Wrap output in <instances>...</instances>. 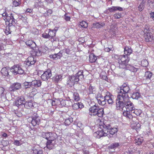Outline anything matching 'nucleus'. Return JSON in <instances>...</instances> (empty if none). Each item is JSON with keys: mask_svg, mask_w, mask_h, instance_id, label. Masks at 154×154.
Segmentation results:
<instances>
[{"mask_svg": "<svg viewBox=\"0 0 154 154\" xmlns=\"http://www.w3.org/2000/svg\"><path fill=\"white\" fill-rule=\"evenodd\" d=\"M129 97L128 94H126L121 91L118 92L116 99V107L118 109L121 110L125 103L129 100Z\"/></svg>", "mask_w": 154, "mask_h": 154, "instance_id": "obj_1", "label": "nucleus"}, {"mask_svg": "<svg viewBox=\"0 0 154 154\" xmlns=\"http://www.w3.org/2000/svg\"><path fill=\"white\" fill-rule=\"evenodd\" d=\"M83 71L80 70L75 74L69 78V79L67 82V84L70 86L74 85L75 83L79 81L82 80L84 79Z\"/></svg>", "mask_w": 154, "mask_h": 154, "instance_id": "obj_2", "label": "nucleus"}, {"mask_svg": "<svg viewBox=\"0 0 154 154\" xmlns=\"http://www.w3.org/2000/svg\"><path fill=\"white\" fill-rule=\"evenodd\" d=\"M89 114L91 116H96L99 117H102L103 114V109L100 108L95 105L91 107L89 109Z\"/></svg>", "mask_w": 154, "mask_h": 154, "instance_id": "obj_3", "label": "nucleus"}, {"mask_svg": "<svg viewBox=\"0 0 154 154\" xmlns=\"http://www.w3.org/2000/svg\"><path fill=\"white\" fill-rule=\"evenodd\" d=\"M101 126L103 127L104 129H106L107 130V133L108 134V137H112L114 134L116 133L118 129L117 128H112L110 124H107L106 122H104L103 125H102Z\"/></svg>", "mask_w": 154, "mask_h": 154, "instance_id": "obj_4", "label": "nucleus"}, {"mask_svg": "<svg viewBox=\"0 0 154 154\" xmlns=\"http://www.w3.org/2000/svg\"><path fill=\"white\" fill-rule=\"evenodd\" d=\"M3 19L5 21L8 22L10 26L11 25H15L16 20L14 19V17L12 14H8L7 12H5L2 14Z\"/></svg>", "mask_w": 154, "mask_h": 154, "instance_id": "obj_5", "label": "nucleus"}, {"mask_svg": "<svg viewBox=\"0 0 154 154\" xmlns=\"http://www.w3.org/2000/svg\"><path fill=\"white\" fill-rule=\"evenodd\" d=\"M125 105L121 109V110H122L123 109L126 110L133 112L136 114L137 116L139 115L141 113V111H140V112H137V110H135V107L133 104L129 100L125 103Z\"/></svg>", "mask_w": 154, "mask_h": 154, "instance_id": "obj_6", "label": "nucleus"}, {"mask_svg": "<svg viewBox=\"0 0 154 154\" xmlns=\"http://www.w3.org/2000/svg\"><path fill=\"white\" fill-rule=\"evenodd\" d=\"M109 92H107L106 95L104 96V99L102 100L100 99L98 100V103L99 104L102 106H104L106 104L107 101L109 104H112L113 103V101L112 99V95H110Z\"/></svg>", "mask_w": 154, "mask_h": 154, "instance_id": "obj_7", "label": "nucleus"}, {"mask_svg": "<svg viewBox=\"0 0 154 154\" xmlns=\"http://www.w3.org/2000/svg\"><path fill=\"white\" fill-rule=\"evenodd\" d=\"M117 56L118 57V62L119 64V68H122L120 66L121 65L122 66L124 67V66H127L128 65V63L129 60V58L128 57L125 55Z\"/></svg>", "mask_w": 154, "mask_h": 154, "instance_id": "obj_8", "label": "nucleus"}, {"mask_svg": "<svg viewBox=\"0 0 154 154\" xmlns=\"http://www.w3.org/2000/svg\"><path fill=\"white\" fill-rule=\"evenodd\" d=\"M11 72L14 75L18 74H23L24 71L21 66L19 64H16L11 67Z\"/></svg>", "mask_w": 154, "mask_h": 154, "instance_id": "obj_9", "label": "nucleus"}, {"mask_svg": "<svg viewBox=\"0 0 154 154\" xmlns=\"http://www.w3.org/2000/svg\"><path fill=\"white\" fill-rule=\"evenodd\" d=\"M42 136L46 139L47 140L50 139H56L57 138V134L54 133L43 132Z\"/></svg>", "mask_w": 154, "mask_h": 154, "instance_id": "obj_10", "label": "nucleus"}, {"mask_svg": "<svg viewBox=\"0 0 154 154\" xmlns=\"http://www.w3.org/2000/svg\"><path fill=\"white\" fill-rule=\"evenodd\" d=\"M31 118L32 120L31 123L33 126H35L37 125H39L40 122V117L37 113H34Z\"/></svg>", "mask_w": 154, "mask_h": 154, "instance_id": "obj_11", "label": "nucleus"}, {"mask_svg": "<svg viewBox=\"0 0 154 154\" xmlns=\"http://www.w3.org/2000/svg\"><path fill=\"white\" fill-rule=\"evenodd\" d=\"M25 102V98L21 96L18 97L14 103V104L18 107L23 106Z\"/></svg>", "mask_w": 154, "mask_h": 154, "instance_id": "obj_12", "label": "nucleus"}, {"mask_svg": "<svg viewBox=\"0 0 154 154\" xmlns=\"http://www.w3.org/2000/svg\"><path fill=\"white\" fill-rule=\"evenodd\" d=\"M51 76V70L50 69H48L47 71L44 72L41 76V78L43 81H46L50 79Z\"/></svg>", "mask_w": 154, "mask_h": 154, "instance_id": "obj_13", "label": "nucleus"}, {"mask_svg": "<svg viewBox=\"0 0 154 154\" xmlns=\"http://www.w3.org/2000/svg\"><path fill=\"white\" fill-rule=\"evenodd\" d=\"M31 78L30 77H28L27 78L28 80H32L31 84L32 86L37 88L41 86L42 82L40 80H31Z\"/></svg>", "mask_w": 154, "mask_h": 154, "instance_id": "obj_14", "label": "nucleus"}, {"mask_svg": "<svg viewBox=\"0 0 154 154\" xmlns=\"http://www.w3.org/2000/svg\"><path fill=\"white\" fill-rule=\"evenodd\" d=\"M21 87V84L19 83H15L10 86L9 89V91H14L20 89Z\"/></svg>", "mask_w": 154, "mask_h": 154, "instance_id": "obj_15", "label": "nucleus"}, {"mask_svg": "<svg viewBox=\"0 0 154 154\" xmlns=\"http://www.w3.org/2000/svg\"><path fill=\"white\" fill-rule=\"evenodd\" d=\"M100 91L96 96V98L98 101V100L100 99L99 98H102L103 97V95H106L107 92H109L107 91L105 89H102L101 88H100Z\"/></svg>", "mask_w": 154, "mask_h": 154, "instance_id": "obj_16", "label": "nucleus"}, {"mask_svg": "<svg viewBox=\"0 0 154 154\" xmlns=\"http://www.w3.org/2000/svg\"><path fill=\"white\" fill-rule=\"evenodd\" d=\"M55 139H50L47 140L46 143V147L50 149L54 148L55 143Z\"/></svg>", "mask_w": 154, "mask_h": 154, "instance_id": "obj_17", "label": "nucleus"}, {"mask_svg": "<svg viewBox=\"0 0 154 154\" xmlns=\"http://www.w3.org/2000/svg\"><path fill=\"white\" fill-rule=\"evenodd\" d=\"M94 136L98 138H100L103 136H107L108 134L102 130L98 131L94 133Z\"/></svg>", "mask_w": 154, "mask_h": 154, "instance_id": "obj_18", "label": "nucleus"}, {"mask_svg": "<svg viewBox=\"0 0 154 154\" xmlns=\"http://www.w3.org/2000/svg\"><path fill=\"white\" fill-rule=\"evenodd\" d=\"M11 68L9 67H5L2 69L1 70V73L3 76H8L9 75V73L11 72Z\"/></svg>", "mask_w": 154, "mask_h": 154, "instance_id": "obj_19", "label": "nucleus"}, {"mask_svg": "<svg viewBox=\"0 0 154 154\" xmlns=\"http://www.w3.org/2000/svg\"><path fill=\"white\" fill-rule=\"evenodd\" d=\"M120 66L122 68V69L129 70L131 71L134 72H136L138 70L137 68H135L134 66L130 65V64H128L127 66H124V67L122 66L121 65Z\"/></svg>", "mask_w": 154, "mask_h": 154, "instance_id": "obj_20", "label": "nucleus"}, {"mask_svg": "<svg viewBox=\"0 0 154 154\" xmlns=\"http://www.w3.org/2000/svg\"><path fill=\"white\" fill-rule=\"evenodd\" d=\"M60 99L59 100H57V104L58 105L61 104L62 106L66 105L67 106H70L72 105L71 102L69 100H65Z\"/></svg>", "mask_w": 154, "mask_h": 154, "instance_id": "obj_21", "label": "nucleus"}, {"mask_svg": "<svg viewBox=\"0 0 154 154\" xmlns=\"http://www.w3.org/2000/svg\"><path fill=\"white\" fill-rule=\"evenodd\" d=\"M63 53V51H60V52L57 54H51L50 56L51 58L53 60H57L58 58H60L62 56V54Z\"/></svg>", "mask_w": 154, "mask_h": 154, "instance_id": "obj_22", "label": "nucleus"}, {"mask_svg": "<svg viewBox=\"0 0 154 154\" xmlns=\"http://www.w3.org/2000/svg\"><path fill=\"white\" fill-rule=\"evenodd\" d=\"M26 44L33 50H34V48H35L36 46L35 43L31 40L26 41Z\"/></svg>", "mask_w": 154, "mask_h": 154, "instance_id": "obj_23", "label": "nucleus"}, {"mask_svg": "<svg viewBox=\"0 0 154 154\" xmlns=\"http://www.w3.org/2000/svg\"><path fill=\"white\" fill-rule=\"evenodd\" d=\"M124 111L123 112V115L124 116L128 118V119H131L133 118V116L132 115V113H133V112H131L128 110L125 109H124Z\"/></svg>", "mask_w": 154, "mask_h": 154, "instance_id": "obj_24", "label": "nucleus"}, {"mask_svg": "<svg viewBox=\"0 0 154 154\" xmlns=\"http://www.w3.org/2000/svg\"><path fill=\"white\" fill-rule=\"evenodd\" d=\"M49 34V36L50 37V39H52L55 36L56 31L55 29L51 30L49 29L48 31Z\"/></svg>", "mask_w": 154, "mask_h": 154, "instance_id": "obj_25", "label": "nucleus"}, {"mask_svg": "<svg viewBox=\"0 0 154 154\" xmlns=\"http://www.w3.org/2000/svg\"><path fill=\"white\" fill-rule=\"evenodd\" d=\"M72 107L74 109H77L79 108L81 109L83 107V104L81 103H75L72 105Z\"/></svg>", "mask_w": 154, "mask_h": 154, "instance_id": "obj_26", "label": "nucleus"}, {"mask_svg": "<svg viewBox=\"0 0 154 154\" xmlns=\"http://www.w3.org/2000/svg\"><path fill=\"white\" fill-rule=\"evenodd\" d=\"M132 50L131 48L128 47H125L124 48V54L126 55H129L131 54Z\"/></svg>", "mask_w": 154, "mask_h": 154, "instance_id": "obj_27", "label": "nucleus"}, {"mask_svg": "<svg viewBox=\"0 0 154 154\" xmlns=\"http://www.w3.org/2000/svg\"><path fill=\"white\" fill-rule=\"evenodd\" d=\"M145 41L146 42L151 41L152 40V34L150 33H147L145 36Z\"/></svg>", "mask_w": 154, "mask_h": 154, "instance_id": "obj_28", "label": "nucleus"}, {"mask_svg": "<svg viewBox=\"0 0 154 154\" xmlns=\"http://www.w3.org/2000/svg\"><path fill=\"white\" fill-rule=\"evenodd\" d=\"M143 140V138L139 136L137 137L134 140V142L138 145H140Z\"/></svg>", "mask_w": 154, "mask_h": 154, "instance_id": "obj_29", "label": "nucleus"}, {"mask_svg": "<svg viewBox=\"0 0 154 154\" xmlns=\"http://www.w3.org/2000/svg\"><path fill=\"white\" fill-rule=\"evenodd\" d=\"M23 106L26 108L29 109L33 106V104L31 101H27L24 103Z\"/></svg>", "mask_w": 154, "mask_h": 154, "instance_id": "obj_30", "label": "nucleus"}, {"mask_svg": "<svg viewBox=\"0 0 154 154\" xmlns=\"http://www.w3.org/2000/svg\"><path fill=\"white\" fill-rule=\"evenodd\" d=\"M97 58L93 54H91L89 56V61L90 62L93 63L95 62Z\"/></svg>", "mask_w": 154, "mask_h": 154, "instance_id": "obj_31", "label": "nucleus"}, {"mask_svg": "<svg viewBox=\"0 0 154 154\" xmlns=\"http://www.w3.org/2000/svg\"><path fill=\"white\" fill-rule=\"evenodd\" d=\"M152 75V72L149 71L146 72L145 74L144 78L146 79H150Z\"/></svg>", "mask_w": 154, "mask_h": 154, "instance_id": "obj_32", "label": "nucleus"}, {"mask_svg": "<svg viewBox=\"0 0 154 154\" xmlns=\"http://www.w3.org/2000/svg\"><path fill=\"white\" fill-rule=\"evenodd\" d=\"M54 80L57 82L61 81L62 79V75H56L54 77Z\"/></svg>", "mask_w": 154, "mask_h": 154, "instance_id": "obj_33", "label": "nucleus"}, {"mask_svg": "<svg viewBox=\"0 0 154 154\" xmlns=\"http://www.w3.org/2000/svg\"><path fill=\"white\" fill-rule=\"evenodd\" d=\"M130 90V88L128 86L124 88H120V91H121L122 93L128 94L129 91Z\"/></svg>", "mask_w": 154, "mask_h": 154, "instance_id": "obj_34", "label": "nucleus"}, {"mask_svg": "<svg viewBox=\"0 0 154 154\" xmlns=\"http://www.w3.org/2000/svg\"><path fill=\"white\" fill-rule=\"evenodd\" d=\"M140 94L138 92H136L134 93L131 96V97L133 99H137L140 97Z\"/></svg>", "mask_w": 154, "mask_h": 154, "instance_id": "obj_35", "label": "nucleus"}, {"mask_svg": "<svg viewBox=\"0 0 154 154\" xmlns=\"http://www.w3.org/2000/svg\"><path fill=\"white\" fill-rule=\"evenodd\" d=\"M105 23H103L98 22L94 24V26L97 28H100L105 26Z\"/></svg>", "mask_w": 154, "mask_h": 154, "instance_id": "obj_36", "label": "nucleus"}, {"mask_svg": "<svg viewBox=\"0 0 154 154\" xmlns=\"http://www.w3.org/2000/svg\"><path fill=\"white\" fill-rule=\"evenodd\" d=\"M88 90L89 94H94L95 93L96 88L92 86L91 85L88 88Z\"/></svg>", "mask_w": 154, "mask_h": 154, "instance_id": "obj_37", "label": "nucleus"}, {"mask_svg": "<svg viewBox=\"0 0 154 154\" xmlns=\"http://www.w3.org/2000/svg\"><path fill=\"white\" fill-rule=\"evenodd\" d=\"M9 27L8 28L6 27L5 31V33L7 35H8L11 33V31L10 30V29L12 27L14 28L15 25H11V26H10L9 25Z\"/></svg>", "mask_w": 154, "mask_h": 154, "instance_id": "obj_38", "label": "nucleus"}, {"mask_svg": "<svg viewBox=\"0 0 154 154\" xmlns=\"http://www.w3.org/2000/svg\"><path fill=\"white\" fill-rule=\"evenodd\" d=\"M73 98L75 101H78L79 100L80 98L78 93L76 92H74L73 94Z\"/></svg>", "mask_w": 154, "mask_h": 154, "instance_id": "obj_39", "label": "nucleus"}, {"mask_svg": "<svg viewBox=\"0 0 154 154\" xmlns=\"http://www.w3.org/2000/svg\"><path fill=\"white\" fill-rule=\"evenodd\" d=\"M21 4L20 0H14L13 1V6L16 7L19 6Z\"/></svg>", "mask_w": 154, "mask_h": 154, "instance_id": "obj_40", "label": "nucleus"}, {"mask_svg": "<svg viewBox=\"0 0 154 154\" xmlns=\"http://www.w3.org/2000/svg\"><path fill=\"white\" fill-rule=\"evenodd\" d=\"M119 145L120 144L118 143H112L109 146V148L110 149H113L118 147Z\"/></svg>", "mask_w": 154, "mask_h": 154, "instance_id": "obj_41", "label": "nucleus"}, {"mask_svg": "<svg viewBox=\"0 0 154 154\" xmlns=\"http://www.w3.org/2000/svg\"><path fill=\"white\" fill-rule=\"evenodd\" d=\"M31 84V82H25L23 83V85L25 89L30 88L32 86Z\"/></svg>", "mask_w": 154, "mask_h": 154, "instance_id": "obj_42", "label": "nucleus"}, {"mask_svg": "<svg viewBox=\"0 0 154 154\" xmlns=\"http://www.w3.org/2000/svg\"><path fill=\"white\" fill-rule=\"evenodd\" d=\"M80 25L82 28H85L88 27V24L85 21H83L80 22Z\"/></svg>", "mask_w": 154, "mask_h": 154, "instance_id": "obj_43", "label": "nucleus"}, {"mask_svg": "<svg viewBox=\"0 0 154 154\" xmlns=\"http://www.w3.org/2000/svg\"><path fill=\"white\" fill-rule=\"evenodd\" d=\"M144 3L145 2L142 1L139 6L138 9L139 11H141L144 9Z\"/></svg>", "mask_w": 154, "mask_h": 154, "instance_id": "obj_44", "label": "nucleus"}, {"mask_svg": "<svg viewBox=\"0 0 154 154\" xmlns=\"http://www.w3.org/2000/svg\"><path fill=\"white\" fill-rule=\"evenodd\" d=\"M32 153L34 154H42V150H38L35 148L32 150Z\"/></svg>", "mask_w": 154, "mask_h": 154, "instance_id": "obj_45", "label": "nucleus"}, {"mask_svg": "<svg viewBox=\"0 0 154 154\" xmlns=\"http://www.w3.org/2000/svg\"><path fill=\"white\" fill-rule=\"evenodd\" d=\"M132 124V127H133V128L135 129H137L139 128L140 127V124L138 122H136L134 124Z\"/></svg>", "mask_w": 154, "mask_h": 154, "instance_id": "obj_46", "label": "nucleus"}, {"mask_svg": "<svg viewBox=\"0 0 154 154\" xmlns=\"http://www.w3.org/2000/svg\"><path fill=\"white\" fill-rule=\"evenodd\" d=\"M148 64V61L146 60H142L141 62V65L143 67L146 66Z\"/></svg>", "mask_w": 154, "mask_h": 154, "instance_id": "obj_47", "label": "nucleus"}, {"mask_svg": "<svg viewBox=\"0 0 154 154\" xmlns=\"http://www.w3.org/2000/svg\"><path fill=\"white\" fill-rule=\"evenodd\" d=\"M72 121L71 119H67L65 120L64 122V124L66 125H69Z\"/></svg>", "mask_w": 154, "mask_h": 154, "instance_id": "obj_48", "label": "nucleus"}, {"mask_svg": "<svg viewBox=\"0 0 154 154\" xmlns=\"http://www.w3.org/2000/svg\"><path fill=\"white\" fill-rule=\"evenodd\" d=\"M34 53H35V55L36 56H40L42 54V52L38 48V50L37 51L36 50L34 51Z\"/></svg>", "mask_w": 154, "mask_h": 154, "instance_id": "obj_49", "label": "nucleus"}, {"mask_svg": "<svg viewBox=\"0 0 154 154\" xmlns=\"http://www.w3.org/2000/svg\"><path fill=\"white\" fill-rule=\"evenodd\" d=\"M18 17L20 19L22 20L25 23L26 22V17L25 16L23 17L21 14H19L18 16Z\"/></svg>", "mask_w": 154, "mask_h": 154, "instance_id": "obj_50", "label": "nucleus"}, {"mask_svg": "<svg viewBox=\"0 0 154 154\" xmlns=\"http://www.w3.org/2000/svg\"><path fill=\"white\" fill-rule=\"evenodd\" d=\"M37 92V90L35 88H33L32 89V91L31 92L30 94V95H31V97H32L33 96L35 95Z\"/></svg>", "mask_w": 154, "mask_h": 154, "instance_id": "obj_51", "label": "nucleus"}, {"mask_svg": "<svg viewBox=\"0 0 154 154\" xmlns=\"http://www.w3.org/2000/svg\"><path fill=\"white\" fill-rule=\"evenodd\" d=\"M42 37L48 39L49 40H50V37L49 36L48 33L46 32H45L42 35Z\"/></svg>", "mask_w": 154, "mask_h": 154, "instance_id": "obj_52", "label": "nucleus"}, {"mask_svg": "<svg viewBox=\"0 0 154 154\" xmlns=\"http://www.w3.org/2000/svg\"><path fill=\"white\" fill-rule=\"evenodd\" d=\"M4 91V88L2 87H0V97H2V96L4 95L3 94Z\"/></svg>", "mask_w": 154, "mask_h": 154, "instance_id": "obj_53", "label": "nucleus"}, {"mask_svg": "<svg viewBox=\"0 0 154 154\" xmlns=\"http://www.w3.org/2000/svg\"><path fill=\"white\" fill-rule=\"evenodd\" d=\"M115 19H119L121 17V14L119 13H116L114 15Z\"/></svg>", "mask_w": 154, "mask_h": 154, "instance_id": "obj_54", "label": "nucleus"}, {"mask_svg": "<svg viewBox=\"0 0 154 154\" xmlns=\"http://www.w3.org/2000/svg\"><path fill=\"white\" fill-rule=\"evenodd\" d=\"M35 62V60H34L32 61H30V62H26V64L29 66H31L32 65H33Z\"/></svg>", "mask_w": 154, "mask_h": 154, "instance_id": "obj_55", "label": "nucleus"}, {"mask_svg": "<svg viewBox=\"0 0 154 154\" xmlns=\"http://www.w3.org/2000/svg\"><path fill=\"white\" fill-rule=\"evenodd\" d=\"M34 60V58L33 57L30 56L28 57L27 59L26 62H29V63L30 61H32Z\"/></svg>", "mask_w": 154, "mask_h": 154, "instance_id": "obj_56", "label": "nucleus"}, {"mask_svg": "<svg viewBox=\"0 0 154 154\" xmlns=\"http://www.w3.org/2000/svg\"><path fill=\"white\" fill-rule=\"evenodd\" d=\"M64 19L66 21H69L70 20V17L69 16H68L66 15V14L64 15Z\"/></svg>", "mask_w": 154, "mask_h": 154, "instance_id": "obj_57", "label": "nucleus"}, {"mask_svg": "<svg viewBox=\"0 0 154 154\" xmlns=\"http://www.w3.org/2000/svg\"><path fill=\"white\" fill-rule=\"evenodd\" d=\"M150 18L154 20V11L150 13Z\"/></svg>", "mask_w": 154, "mask_h": 154, "instance_id": "obj_58", "label": "nucleus"}, {"mask_svg": "<svg viewBox=\"0 0 154 154\" xmlns=\"http://www.w3.org/2000/svg\"><path fill=\"white\" fill-rule=\"evenodd\" d=\"M115 11H123L122 8L120 7L115 6Z\"/></svg>", "mask_w": 154, "mask_h": 154, "instance_id": "obj_59", "label": "nucleus"}, {"mask_svg": "<svg viewBox=\"0 0 154 154\" xmlns=\"http://www.w3.org/2000/svg\"><path fill=\"white\" fill-rule=\"evenodd\" d=\"M5 45L1 43H0V51L4 50L5 48Z\"/></svg>", "mask_w": 154, "mask_h": 154, "instance_id": "obj_60", "label": "nucleus"}, {"mask_svg": "<svg viewBox=\"0 0 154 154\" xmlns=\"http://www.w3.org/2000/svg\"><path fill=\"white\" fill-rule=\"evenodd\" d=\"M14 144L16 146H18L21 145V143L19 142V141L17 140H15L14 141Z\"/></svg>", "mask_w": 154, "mask_h": 154, "instance_id": "obj_61", "label": "nucleus"}, {"mask_svg": "<svg viewBox=\"0 0 154 154\" xmlns=\"http://www.w3.org/2000/svg\"><path fill=\"white\" fill-rule=\"evenodd\" d=\"M110 12H113L115 11V6L112 7L111 8H109L108 10Z\"/></svg>", "mask_w": 154, "mask_h": 154, "instance_id": "obj_62", "label": "nucleus"}, {"mask_svg": "<svg viewBox=\"0 0 154 154\" xmlns=\"http://www.w3.org/2000/svg\"><path fill=\"white\" fill-rule=\"evenodd\" d=\"M51 41L52 42H53L54 41H59V39L57 37H56L55 36L53 38L51 39Z\"/></svg>", "mask_w": 154, "mask_h": 154, "instance_id": "obj_63", "label": "nucleus"}, {"mask_svg": "<svg viewBox=\"0 0 154 154\" xmlns=\"http://www.w3.org/2000/svg\"><path fill=\"white\" fill-rule=\"evenodd\" d=\"M57 100L56 101H52V105H58L57 104Z\"/></svg>", "mask_w": 154, "mask_h": 154, "instance_id": "obj_64", "label": "nucleus"}]
</instances>
